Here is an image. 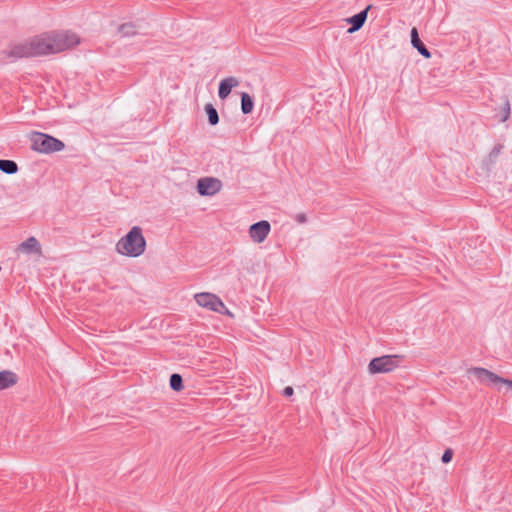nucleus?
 <instances>
[{"label": "nucleus", "mask_w": 512, "mask_h": 512, "mask_svg": "<svg viewBox=\"0 0 512 512\" xmlns=\"http://www.w3.org/2000/svg\"><path fill=\"white\" fill-rule=\"evenodd\" d=\"M34 57L55 54L73 48L80 37L71 31H51L30 38Z\"/></svg>", "instance_id": "1"}, {"label": "nucleus", "mask_w": 512, "mask_h": 512, "mask_svg": "<svg viewBox=\"0 0 512 512\" xmlns=\"http://www.w3.org/2000/svg\"><path fill=\"white\" fill-rule=\"evenodd\" d=\"M145 249L146 240L139 226H133L115 245V250L118 254L132 258L141 256Z\"/></svg>", "instance_id": "2"}, {"label": "nucleus", "mask_w": 512, "mask_h": 512, "mask_svg": "<svg viewBox=\"0 0 512 512\" xmlns=\"http://www.w3.org/2000/svg\"><path fill=\"white\" fill-rule=\"evenodd\" d=\"M32 149L40 153H53L64 149V143L50 135L35 133L31 139Z\"/></svg>", "instance_id": "3"}, {"label": "nucleus", "mask_w": 512, "mask_h": 512, "mask_svg": "<svg viewBox=\"0 0 512 512\" xmlns=\"http://www.w3.org/2000/svg\"><path fill=\"white\" fill-rule=\"evenodd\" d=\"M403 361L400 355H384L370 361L368 370L371 374L389 373L397 369Z\"/></svg>", "instance_id": "4"}, {"label": "nucleus", "mask_w": 512, "mask_h": 512, "mask_svg": "<svg viewBox=\"0 0 512 512\" xmlns=\"http://www.w3.org/2000/svg\"><path fill=\"white\" fill-rule=\"evenodd\" d=\"M3 53L11 60L34 57L30 39L10 45Z\"/></svg>", "instance_id": "5"}, {"label": "nucleus", "mask_w": 512, "mask_h": 512, "mask_svg": "<svg viewBox=\"0 0 512 512\" xmlns=\"http://www.w3.org/2000/svg\"><path fill=\"white\" fill-rule=\"evenodd\" d=\"M195 301L199 306L214 312L222 313L227 310L222 300L212 293H198L195 295Z\"/></svg>", "instance_id": "6"}, {"label": "nucleus", "mask_w": 512, "mask_h": 512, "mask_svg": "<svg viewBox=\"0 0 512 512\" xmlns=\"http://www.w3.org/2000/svg\"><path fill=\"white\" fill-rule=\"evenodd\" d=\"M223 184L215 177H202L197 181V192L201 196H214L221 191Z\"/></svg>", "instance_id": "7"}, {"label": "nucleus", "mask_w": 512, "mask_h": 512, "mask_svg": "<svg viewBox=\"0 0 512 512\" xmlns=\"http://www.w3.org/2000/svg\"><path fill=\"white\" fill-rule=\"evenodd\" d=\"M469 373L472 374L475 379L481 384L485 385H501L504 382V378L497 374L480 367L471 368Z\"/></svg>", "instance_id": "8"}, {"label": "nucleus", "mask_w": 512, "mask_h": 512, "mask_svg": "<svg viewBox=\"0 0 512 512\" xmlns=\"http://www.w3.org/2000/svg\"><path fill=\"white\" fill-rule=\"evenodd\" d=\"M271 231V225L268 221L262 220L252 224L249 228V236L254 243L264 242Z\"/></svg>", "instance_id": "9"}, {"label": "nucleus", "mask_w": 512, "mask_h": 512, "mask_svg": "<svg viewBox=\"0 0 512 512\" xmlns=\"http://www.w3.org/2000/svg\"><path fill=\"white\" fill-rule=\"evenodd\" d=\"M16 251L26 255H42L41 244L34 236H31L27 238L25 241L21 242L17 246Z\"/></svg>", "instance_id": "10"}, {"label": "nucleus", "mask_w": 512, "mask_h": 512, "mask_svg": "<svg viewBox=\"0 0 512 512\" xmlns=\"http://www.w3.org/2000/svg\"><path fill=\"white\" fill-rule=\"evenodd\" d=\"M239 85V80L236 77L230 76L222 79L219 84L218 96L220 99H226L231 93L232 89Z\"/></svg>", "instance_id": "11"}, {"label": "nucleus", "mask_w": 512, "mask_h": 512, "mask_svg": "<svg viewBox=\"0 0 512 512\" xmlns=\"http://www.w3.org/2000/svg\"><path fill=\"white\" fill-rule=\"evenodd\" d=\"M18 381V376L10 371L3 370L0 371V390L8 389L14 386Z\"/></svg>", "instance_id": "12"}, {"label": "nucleus", "mask_w": 512, "mask_h": 512, "mask_svg": "<svg viewBox=\"0 0 512 512\" xmlns=\"http://www.w3.org/2000/svg\"><path fill=\"white\" fill-rule=\"evenodd\" d=\"M411 42L412 45L418 50V52L423 55L425 58H430L431 54L424 46L422 41L418 37V32L416 28H413L411 31Z\"/></svg>", "instance_id": "13"}, {"label": "nucleus", "mask_w": 512, "mask_h": 512, "mask_svg": "<svg viewBox=\"0 0 512 512\" xmlns=\"http://www.w3.org/2000/svg\"><path fill=\"white\" fill-rule=\"evenodd\" d=\"M254 108V101L252 97L246 93L243 92L241 94V111L243 114H249L252 112Z\"/></svg>", "instance_id": "14"}, {"label": "nucleus", "mask_w": 512, "mask_h": 512, "mask_svg": "<svg viewBox=\"0 0 512 512\" xmlns=\"http://www.w3.org/2000/svg\"><path fill=\"white\" fill-rule=\"evenodd\" d=\"M0 171L6 174H15L18 171V165L15 161L0 159Z\"/></svg>", "instance_id": "15"}, {"label": "nucleus", "mask_w": 512, "mask_h": 512, "mask_svg": "<svg viewBox=\"0 0 512 512\" xmlns=\"http://www.w3.org/2000/svg\"><path fill=\"white\" fill-rule=\"evenodd\" d=\"M205 111L207 113L208 121H209L210 125L214 126V125L218 124V122H219L218 112L213 107V105L212 104H206L205 105Z\"/></svg>", "instance_id": "16"}, {"label": "nucleus", "mask_w": 512, "mask_h": 512, "mask_svg": "<svg viewBox=\"0 0 512 512\" xmlns=\"http://www.w3.org/2000/svg\"><path fill=\"white\" fill-rule=\"evenodd\" d=\"M370 7L371 6H367L362 12H360L357 15H354V31L359 30L363 26Z\"/></svg>", "instance_id": "17"}, {"label": "nucleus", "mask_w": 512, "mask_h": 512, "mask_svg": "<svg viewBox=\"0 0 512 512\" xmlns=\"http://www.w3.org/2000/svg\"><path fill=\"white\" fill-rule=\"evenodd\" d=\"M170 387L174 391H180L183 388V380L181 375L174 373L170 377Z\"/></svg>", "instance_id": "18"}, {"label": "nucleus", "mask_w": 512, "mask_h": 512, "mask_svg": "<svg viewBox=\"0 0 512 512\" xmlns=\"http://www.w3.org/2000/svg\"><path fill=\"white\" fill-rule=\"evenodd\" d=\"M119 32L122 36H133L136 34V27L132 23H126L120 26Z\"/></svg>", "instance_id": "19"}, {"label": "nucleus", "mask_w": 512, "mask_h": 512, "mask_svg": "<svg viewBox=\"0 0 512 512\" xmlns=\"http://www.w3.org/2000/svg\"><path fill=\"white\" fill-rule=\"evenodd\" d=\"M453 457V450L452 449H446L445 452L442 455V462L443 463H449L452 460Z\"/></svg>", "instance_id": "20"}, {"label": "nucleus", "mask_w": 512, "mask_h": 512, "mask_svg": "<svg viewBox=\"0 0 512 512\" xmlns=\"http://www.w3.org/2000/svg\"><path fill=\"white\" fill-rule=\"evenodd\" d=\"M294 220L300 224H304L307 222V216L305 213H298L294 216Z\"/></svg>", "instance_id": "21"}, {"label": "nucleus", "mask_w": 512, "mask_h": 512, "mask_svg": "<svg viewBox=\"0 0 512 512\" xmlns=\"http://www.w3.org/2000/svg\"><path fill=\"white\" fill-rule=\"evenodd\" d=\"M293 393H294V390H293V388H292V387H290V386H287V387L283 390V394H284L285 396H287V397L292 396V395H293Z\"/></svg>", "instance_id": "22"}, {"label": "nucleus", "mask_w": 512, "mask_h": 512, "mask_svg": "<svg viewBox=\"0 0 512 512\" xmlns=\"http://www.w3.org/2000/svg\"><path fill=\"white\" fill-rule=\"evenodd\" d=\"M501 385H506V386H507V388H508L510 391H512V380H508V379H505V378H504V382H502V384H501Z\"/></svg>", "instance_id": "23"}, {"label": "nucleus", "mask_w": 512, "mask_h": 512, "mask_svg": "<svg viewBox=\"0 0 512 512\" xmlns=\"http://www.w3.org/2000/svg\"><path fill=\"white\" fill-rule=\"evenodd\" d=\"M346 21L351 24L353 23L352 17L346 18Z\"/></svg>", "instance_id": "24"}, {"label": "nucleus", "mask_w": 512, "mask_h": 512, "mask_svg": "<svg viewBox=\"0 0 512 512\" xmlns=\"http://www.w3.org/2000/svg\"><path fill=\"white\" fill-rule=\"evenodd\" d=\"M347 33H349V34L353 33L352 27L348 28Z\"/></svg>", "instance_id": "25"}]
</instances>
